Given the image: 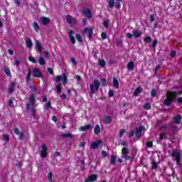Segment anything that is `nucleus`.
Listing matches in <instances>:
<instances>
[{"label": "nucleus", "mask_w": 182, "mask_h": 182, "mask_svg": "<svg viewBox=\"0 0 182 182\" xmlns=\"http://www.w3.org/2000/svg\"><path fill=\"white\" fill-rule=\"evenodd\" d=\"M127 37H128L129 39H132L133 38V34H132L130 33H127Z\"/></svg>", "instance_id": "nucleus-61"}, {"label": "nucleus", "mask_w": 182, "mask_h": 182, "mask_svg": "<svg viewBox=\"0 0 182 182\" xmlns=\"http://www.w3.org/2000/svg\"><path fill=\"white\" fill-rule=\"evenodd\" d=\"M90 127H92V125L90 124H87L86 126H82L80 128V130L81 132H86V130H89L90 129Z\"/></svg>", "instance_id": "nucleus-26"}, {"label": "nucleus", "mask_w": 182, "mask_h": 182, "mask_svg": "<svg viewBox=\"0 0 182 182\" xmlns=\"http://www.w3.org/2000/svg\"><path fill=\"white\" fill-rule=\"evenodd\" d=\"M84 15H85L88 19H90V18H92V11L89 9H85L84 10Z\"/></svg>", "instance_id": "nucleus-21"}, {"label": "nucleus", "mask_w": 182, "mask_h": 182, "mask_svg": "<svg viewBox=\"0 0 182 182\" xmlns=\"http://www.w3.org/2000/svg\"><path fill=\"white\" fill-rule=\"evenodd\" d=\"M112 164H116V156L114 155L111 156V162Z\"/></svg>", "instance_id": "nucleus-39"}, {"label": "nucleus", "mask_w": 182, "mask_h": 182, "mask_svg": "<svg viewBox=\"0 0 182 182\" xmlns=\"http://www.w3.org/2000/svg\"><path fill=\"white\" fill-rule=\"evenodd\" d=\"M53 173L52 172H49L48 174V178L50 182L53 181V178H52Z\"/></svg>", "instance_id": "nucleus-43"}, {"label": "nucleus", "mask_w": 182, "mask_h": 182, "mask_svg": "<svg viewBox=\"0 0 182 182\" xmlns=\"http://www.w3.org/2000/svg\"><path fill=\"white\" fill-rule=\"evenodd\" d=\"M95 90L97 92L100 87V81L97 79L94 80V84H91L90 86V90L91 95H95Z\"/></svg>", "instance_id": "nucleus-3"}, {"label": "nucleus", "mask_w": 182, "mask_h": 182, "mask_svg": "<svg viewBox=\"0 0 182 182\" xmlns=\"http://www.w3.org/2000/svg\"><path fill=\"white\" fill-rule=\"evenodd\" d=\"M57 93H61L62 92V87H60V83H58V85H55Z\"/></svg>", "instance_id": "nucleus-36"}, {"label": "nucleus", "mask_w": 182, "mask_h": 182, "mask_svg": "<svg viewBox=\"0 0 182 182\" xmlns=\"http://www.w3.org/2000/svg\"><path fill=\"white\" fill-rule=\"evenodd\" d=\"M38 63L39 65H41V66H43L46 64V60H45V58H42V55H41L38 58Z\"/></svg>", "instance_id": "nucleus-27"}, {"label": "nucleus", "mask_w": 182, "mask_h": 182, "mask_svg": "<svg viewBox=\"0 0 182 182\" xmlns=\"http://www.w3.org/2000/svg\"><path fill=\"white\" fill-rule=\"evenodd\" d=\"M18 136L19 140H23V138L25 137V134L22 132H21Z\"/></svg>", "instance_id": "nucleus-44"}, {"label": "nucleus", "mask_w": 182, "mask_h": 182, "mask_svg": "<svg viewBox=\"0 0 182 182\" xmlns=\"http://www.w3.org/2000/svg\"><path fill=\"white\" fill-rule=\"evenodd\" d=\"M124 159H126V160H131L132 156H129V155H124Z\"/></svg>", "instance_id": "nucleus-62"}, {"label": "nucleus", "mask_w": 182, "mask_h": 182, "mask_svg": "<svg viewBox=\"0 0 182 182\" xmlns=\"http://www.w3.org/2000/svg\"><path fill=\"white\" fill-rule=\"evenodd\" d=\"M69 23L70 25H76L77 21H76V18H73V16H69Z\"/></svg>", "instance_id": "nucleus-19"}, {"label": "nucleus", "mask_w": 182, "mask_h": 182, "mask_svg": "<svg viewBox=\"0 0 182 182\" xmlns=\"http://www.w3.org/2000/svg\"><path fill=\"white\" fill-rule=\"evenodd\" d=\"M102 139H100L97 141L92 142L90 149H91L92 150H96V149H99V146H100V144H102Z\"/></svg>", "instance_id": "nucleus-9"}, {"label": "nucleus", "mask_w": 182, "mask_h": 182, "mask_svg": "<svg viewBox=\"0 0 182 182\" xmlns=\"http://www.w3.org/2000/svg\"><path fill=\"white\" fill-rule=\"evenodd\" d=\"M85 33H87L90 39H92L93 36V29L92 28H85Z\"/></svg>", "instance_id": "nucleus-18"}, {"label": "nucleus", "mask_w": 182, "mask_h": 182, "mask_svg": "<svg viewBox=\"0 0 182 182\" xmlns=\"http://www.w3.org/2000/svg\"><path fill=\"white\" fill-rule=\"evenodd\" d=\"M171 156L175 157L176 164H180V161H181V154L180 153L173 151L171 154Z\"/></svg>", "instance_id": "nucleus-7"}, {"label": "nucleus", "mask_w": 182, "mask_h": 182, "mask_svg": "<svg viewBox=\"0 0 182 182\" xmlns=\"http://www.w3.org/2000/svg\"><path fill=\"white\" fill-rule=\"evenodd\" d=\"M3 139H4V140H5L6 141H9V135H8V134H4V135H3Z\"/></svg>", "instance_id": "nucleus-49"}, {"label": "nucleus", "mask_w": 182, "mask_h": 182, "mask_svg": "<svg viewBox=\"0 0 182 182\" xmlns=\"http://www.w3.org/2000/svg\"><path fill=\"white\" fill-rule=\"evenodd\" d=\"M144 109H146V110H150V109H151V105L149 102L146 103L144 105Z\"/></svg>", "instance_id": "nucleus-38"}, {"label": "nucleus", "mask_w": 182, "mask_h": 182, "mask_svg": "<svg viewBox=\"0 0 182 182\" xmlns=\"http://www.w3.org/2000/svg\"><path fill=\"white\" fill-rule=\"evenodd\" d=\"M113 86L115 87V89H119V80H117L116 77H113Z\"/></svg>", "instance_id": "nucleus-23"}, {"label": "nucleus", "mask_w": 182, "mask_h": 182, "mask_svg": "<svg viewBox=\"0 0 182 182\" xmlns=\"http://www.w3.org/2000/svg\"><path fill=\"white\" fill-rule=\"evenodd\" d=\"M16 166H17V167H18V168H22V162L18 161L16 163Z\"/></svg>", "instance_id": "nucleus-58"}, {"label": "nucleus", "mask_w": 182, "mask_h": 182, "mask_svg": "<svg viewBox=\"0 0 182 182\" xmlns=\"http://www.w3.org/2000/svg\"><path fill=\"white\" fill-rule=\"evenodd\" d=\"M28 60H30V62H32L33 63H36V59H35V57H33L32 55H30L28 57Z\"/></svg>", "instance_id": "nucleus-40"}, {"label": "nucleus", "mask_w": 182, "mask_h": 182, "mask_svg": "<svg viewBox=\"0 0 182 182\" xmlns=\"http://www.w3.org/2000/svg\"><path fill=\"white\" fill-rule=\"evenodd\" d=\"M33 76L34 77H42V72H41L38 69L34 68L33 70Z\"/></svg>", "instance_id": "nucleus-11"}, {"label": "nucleus", "mask_w": 182, "mask_h": 182, "mask_svg": "<svg viewBox=\"0 0 182 182\" xmlns=\"http://www.w3.org/2000/svg\"><path fill=\"white\" fill-rule=\"evenodd\" d=\"M177 96H178V92L176 91H168L166 92V98L164 101V106L170 107V106H171V103H174V102H176Z\"/></svg>", "instance_id": "nucleus-1"}, {"label": "nucleus", "mask_w": 182, "mask_h": 182, "mask_svg": "<svg viewBox=\"0 0 182 182\" xmlns=\"http://www.w3.org/2000/svg\"><path fill=\"white\" fill-rule=\"evenodd\" d=\"M61 139H68L69 138V133L67 134H62L60 135Z\"/></svg>", "instance_id": "nucleus-47"}, {"label": "nucleus", "mask_w": 182, "mask_h": 182, "mask_svg": "<svg viewBox=\"0 0 182 182\" xmlns=\"http://www.w3.org/2000/svg\"><path fill=\"white\" fill-rule=\"evenodd\" d=\"M150 22H154V16L153 14L150 16Z\"/></svg>", "instance_id": "nucleus-64"}, {"label": "nucleus", "mask_w": 182, "mask_h": 182, "mask_svg": "<svg viewBox=\"0 0 182 182\" xmlns=\"http://www.w3.org/2000/svg\"><path fill=\"white\" fill-rule=\"evenodd\" d=\"M181 119H182V117L180 114L173 117L174 124H180V123H181Z\"/></svg>", "instance_id": "nucleus-12"}, {"label": "nucleus", "mask_w": 182, "mask_h": 182, "mask_svg": "<svg viewBox=\"0 0 182 182\" xmlns=\"http://www.w3.org/2000/svg\"><path fill=\"white\" fill-rule=\"evenodd\" d=\"M70 62L73 65V66H76L77 65V61L73 57L70 58Z\"/></svg>", "instance_id": "nucleus-37"}, {"label": "nucleus", "mask_w": 182, "mask_h": 182, "mask_svg": "<svg viewBox=\"0 0 182 182\" xmlns=\"http://www.w3.org/2000/svg\"><path fill=\"white\" fill-rule=\"evenodd\" d=\"M47 72H48V73H50V75H53V69L48 68L47 69Z\"/></svg>", "instance_id": "nucleus-55"}, {"label": "nucleus", "mask_w": 182, "mask_h": 182, "mask_svg": "<svg viewBox=\"0 0 182 182\" xmlns=\"http://www.w3.org/2000/svg\"><path fill=\"white\" fill-rule=\"evenodd\" d=\"M125 132L124 129H121L119 132V137H123V134H124Z\"/></svg>", "instance_id": "nucleus-53"}, {"label": "nucleus", "mask_w": 182, "mask_h": 182, "mask_svg": "<svg viewBox=\"0 0 182 182\" xmlns=\"http://www.w3.org/2000/svg\"><path fill=\"white\" fill-rule=\"evenodd\" d=\"M33 26L36 32H38L39 31V24H38L37 22L33 23Z\"/></svg>", "instance_id": "nucleus-35"}, {"label": "nucleus", "mask_w": 182, "mask_h": 182, "mask_svg": "<svg viewBox=\"0 0 182 182\" xmlns=\"http://www.w3.org/2000/svg\"><path fill=\"white\" fill-rule=\"evenodd\" d=\"M51 105H52V103L50 102V101H48V102L46 104V109L47 110H49V109L52 107Z\"/></svg>", "instance_id": "nucleus-42"}, {"label": "nucleus", "mask_w": 182, "mask_h": 182, "mask_svg": "<svg viewBox=\"0 0 182 182\" xmlns=\"http://www.w3.org/2000/svg\"><path fill=\"white\" fill-rule=\"evenodd\" d=\"M123 0H109L108 5L110 9H113V8H117V9H120L122 6V2Z\"/></svg>", "instance_id": "nucleus-2"}, {"label": "nucleus", "mask_w": 182, "mask_h": 182, "mask_svg": "<svg viewBox=\"0 0 182 182\" xmlns=\"http://www.w3.org/2000/svg\"><path fill=\"white\" fill-rule=\"evenodd\" d=\"M62 80L63 85L66 86L68 85V75L63 73L62 75H58L55 77V81L59 83Z\"/></svg>", "instance_id": "nucleus-4"}, {"label": "nucleus", "mask_w": 182, "mask_h": 182, "mask_svg": "<svg viewBox=\"0 0 182 182\" xmlns=\"http://www.w3.org/2000/svg\"><path fill=\"white\" fill-rule=\"evenodd\" d=\"M157 167H159L157 162L156 161H152V162H151L152 170H156V168H157Z\"/></svg>", "instance_id": "nucleus-29"}, {"label": "nucleus", "mask_w": 182, "mask_h": 182, "mask_svg": "<svg viewBox=\"0 0 182 182\" xmlns=\"http://www.w3.org/2000/svg\"><path fill=\"white\" fill-rule=\"evenodd\" d=\"M142 33H143L141 32V31L133 30L132 31L133 36L134 38H140Z\"/></svg>", "instance_id": "nucleus-13"}, {"label": "nucleus", "mask_w": 182, "mask_h": 182, "mask_svg": "<svg viewBox=\"0 0 182 182\" xmlns=\"http://www.w3.org/2000/svg\"><path fill=\"white\" fill-rule=\"evenodd\" d=\"M21 132H19V129L18 128H15L14 129V133L15 134L18 135L20 134Z\"/></svg>", "instance_id": "nucleus-59"}, {"label": "nucleus", "mask_w": 182, "mask_h": 182, "mask_svg": "<svg viewBox=\"0 0 182 182\" xmlns=\"http://www.w3.org/2000/svg\"><path fill=\"white\" fill-rule=\"evenodd\" d=\"M134 136V131H131V132L129 133V137L132 138Z\"/></svg>", "instance_id": "nucleus-63"}, {"label": "nucleus", "mask_w": 182, "mask_h": 182, "mask_svg": "<svg viewBox=\"0 0 182 182\" xmlns=\"http://www.w3.org/2000/svg\"><path fill=\"white\" fill-rule=\"evenodd\" d=\"M94 133L96 134V136H99L100 134V126L96 125L94 129Z\"/></svg>", "instance_id": "nucleus-24"}, {"label": "nucleus", "mask_w": 182, "mask_h": 182, "mask_svg": "<svg viewBox=\"0 0 182 182\" xmlns=\"http://www.w3.org/2000/svg\"><path fill=\"white\" fill-rule=\"evenodd\" d=\"M103 25H104L105 28H109V21H105L103 23Z\"/></svg>", "instance_id": "nucleus-56"}, {"label": "nucleus", "mask_w": 182, "mask_h": 182, "mask_svg": "<svg viewBox=\"0 0 182 182\" xmlns=\"http://www.w3.org/2000/svg\"><path fill=\"white\" fill-rule=\"evenodd\" d=\"M144 130V127H140L139 128L136 129V132L135 133L136 137H141V132Z\"/></svg>", "instance_id": "nucleus-14"}, {"label": "nucleus", "mask_w": 182, "mask_h": 182, "mask_svg": "<svg viewBox=\"0 0 182 182\" xmlns=\"http://www.w3.org/2000/svg\"><path fill=\"white\" fill-rule=\"evenodd\" d=\"M170 55H171V58H175L176 53V51H171Z\"/></svg>", "instance_id": "nucleus-60"}, {"label": "nucleus", "mask_w": 182, "mask_h": 182, "mask_svg": "<svg viewBox=\"0 0 182 182\" xmlns=\"http://www.w3.org/2000/svg\"><path fill=\"white\" fill-rule=\"evenodd\" d=\"M9 106L10 107H14V100L13 99H11L9 100Z\"/></svg>", "instance_id": "nucleus-51"}, {"label": "nucleus", "mask_w": 182, "mask_h": 182, "mask_svg": "<svg viewBox=\"0 0 182 182\" xmlns=\"http://www.w3.org/2000/svg\"><path fill=\"white\" fill-rule=\"evenodd\" d=\"M99 64L102 66V68L106 66V61L105 60H100L99 61Z\"/></svg>", "instance_id": "nucleus-46"}, {"label": "nucleus", "mask_w": 182, "mask_h": 182, "mask_svg": "<svg viewBox=\"0 0 182 182\" xmlns=\"http://www.w3.org/2000/svg\"><path fill=\"white\" fill-rule=\"evenodd\" d=\"M26 43L27 48H32V46H33V44H32V41L31 40V38H27L26 40Z\"/></svg>", "instance_id": "nucleus-28"}, {"label": "nucleus", "mask_w": 182, "mask_h": 182, "mask_svg": "<svg viewBox=\"0 0 182 182\" xmlns=\"http://www.w3.org/2000/svg\"><path fill=\"white\" fill-rule=\"evenodd\" d=\"M113 96H114V92H113V90H109V97H113Z\"/></svg>", "instance_id": "nucleus-54"}, {"label": "nucleus", "mask_w": 182, "mask_h": 182, "mask_svg": "<svg viewBox=\"0 0 182 182\" xmlns=\"http://www.w3.org/2000/svg\"><path fill=\"white\" fill-rule=\"evenodd\" d=\"M157 43H159V41H157V39L154 40L152 43V48H156L157 46Z\"/></svg>", "instance_id": "nucleus-48"}, {"label": "nucleus", "mask_w": 182, "mask_h": 182, "mask_svg": "<svg viewBox=\"0 0 182 182\" xmlns=\"http://www.w3.org/2000/svg\"><path fill=\"white\" fill-rule=\"evenodd\" d=\"M102 123L105 124H110L112 123V118L109 116H106L102 119Z\"/></svg>", "instance_id": "nucleus-15"}, {"label": "nucleus", "mask_w": 182, "mask_h": 182, "mask_svg": "<svg viewBox=\"0 0 182 182\" xmlns=\"http://www.w3.org/2000/svg\"><path fill=\"white\" fill-rule=\"evenodd\" d=\"M145 43H150L151 42V36H146L144 39Z\"/></svg>", "instance_id": "nucleus-33"}, {"label": "nucleus", "mask_w": 182, "mask_h": 182, "mask_svg": "<svg viewBox=\"0 0 182 182\" xmlns=\"http://www.w3.org/2000/svg\"><path fill=\"white\" fill-rule=\"evenodd\" d=\"M4 73H6V76H11V70H9V68L4 67Z\"/></svg>", "instance_id": "nucleus-34"}, {"label": "nucleus", "mask_w": 182, "mask_h": 182, "mask_svg": "<svg viewBox=\"0 0 182 182\" xmlns=\"http://www.w3.org/2000/svg\"><path fill=\"white\" fill-rule=\"evenodd\" d=\"M101 85H102V86H106V85H107V80L106 79H102Z\"/></svg>", "instance_id": "nucleus-50"}, {"label": "nucleus", "mask_w": 182, "mask_h": 182, "mask_svg": "<svg viewBox=\"0 0 182 182\" xmlns=\"http://www.w3.org/2000/svg\"><path fill=\"white\" fill-rule=\"evenodd\" d=\"M98 177H99V176H97V174H92L90 176H88L87 178L85 179V182H95V181H97Z\"/></svg>", "instance_id": "nucleus-8"}, {"label": "nucleus", "mask_w": 182, "mask_h": 182, "mask_svg": "<svg viewBox=\"0 0 182 182\" xmlns=\"http://www.w3.org/2000/svg\"><path fill=\"white\" fill-rule=\"evenodd\" d=\"M30 89H31V90L34 92L36 93V92L38 91V90L36 89V87L35 86V85H32L30 86Z\"/></svg>", "instance_id": "nucleus-45"}, {"label": "nucleus", "mask_w": 182, "mask_h": 182, "mask_svg": "<svg viewBox=\"0 0 182 182\" xmlns=\"http://www.w3.org/2000/svg\"><path fill=\"white\" fill-rule=\"evenodd\" d=\"M41 22L42 25L47 26V25H49V23H50V18L48 17H41Z\"/></svg>", "instance_id": "nucleus-10"}, {"label": "nucleus", "mask_w": 182, "mask_h": 182, "mask_svg": "<svg viewBox=\"0 0 182 182\" xmlns=\"http://www.w3.org/2000/svg\"><path fill=\"white\" fill-rule=\"evenodd\" d=\"M101 38L102 39L105 40V39H107V34L106 33H102L101 34Z\"/></svg>", "instance_id": "nucleus-52"}, {"label": "nucleus", "mask_w": 182, "mask_h": 182, "mask_svg": "<svg viewBox=\"0 0 182 182\" xmlns=\"http://www.w3.org/2000/svg\"><path fill=\"white\" fill-rule=\"evenodd\" d=\"M29 102L31 105H32V108H31V113L33 114V119H35V116L36 114V109L33 107V105H35V95L31 94L30 97H29Z\"/></svg>", "instance_id": "nucleus-5"}, {"label": "nucleus", "mask_w": 182, "mask_h": 182, "mask_svg": "<svg viewBox=\"0 0 182 182\" xmlns=\"http://www.w3.org/2000/svg\"><path fill=\"white\" fill-rule=\"evenodd\" d=\"M41 157L43 159L46 158L48 156V147H46V145L45 144H43L41 145V150L40 151Z\"/></svg>", "instance_id": "nucleus-6"}, {"label": "nucleus", "mask_w": 182, "mask_h": 182, "mask_svg": "<svg viewBox=\"0 0 182 182\" xmlns=\"http://www.w3.org/2000/svg\"><path fill=\"white\" fill-rule=\"evenodd\" d=\"M146 146L147 147H153V141H148L146 143Z\"/></svg>", "instance_id": "nucleus-57"}, {"label": "nucleus", "mask_w": 182, "mask_h": 182, "mask_svg": "<svg viewBox=\"0 0 182 182\" xmlns=\"http://www.w3.org/2000/svg\"><path fill=\"white\" fill-rule=\"evenodd\" d=\"M143 92V88L141 87H138L134 92V96H137Z\"/></svg>", "instance_id": "nucleus-22"}, {"label": "nucleus", "mask_w": 182, "mask_h": 182, "mask_svg": "<svg viewBox=\"0 0 182 182\" xmlns=\"http://www.w3.org/2000/svg\"><path fill=\"white\" fill-rule=\"evenodd\" d=\"M73 33V31L70 30L69 31V38L71 43H73V45H75V43H76V39L75 38V36H72Z\"/></svg>", "instance_id": "nucleus-16"}, {"label": "nucleus", "mask_w": 182, "mask_h": 182, "mask_svg": "<svg viewBox=\"0 0 182 182\" xmlns=\"http://www.w3.org/2000/svg\"><path fill=\"white\" fill-rule=\"evenodd\" d=\"M75 38L77 42H80V43H82V42H83V38H82V36H80V34L75 35Z\"/></svg>", "instance_id": "nucleus-31"}, {"label": "nucleus", "mask_w": 182, "mask_h": 182, "mask_svg": "<svg viewBox=\"0 0 182 182\" xmlns=\"http://www.w3.org/2000/svg\"><path fill=\"white\" fill-rule=\"evenodd\" d=\"M31 75H32V70H31V68H29L27 77L26 78V82H29V80H31Z\"/></svg>", "instance_id": "nucleus-32"}, {"label": "nucleus", "mask_w": 182, "mask_h": 182, "mask_svg": "<svg viewBox=\"0 0 182 182\" xmlns=\"http://www.w3.org/2000/svg\"><path fill=\"white\" fill-rule=\"evenodd\" d=\"M128 70H134V63L131 61L127 65Z\"/></svg>", "instance_id": "nucleus-25"}, {"label": "nucleus", "mask_w": 182, "mask_h": 182, "mask_svg": "<svg viewBox=\"0 0 182 182\" xmlns=\"http://www.w3.org/2000/svg\"><path fill=\"white\" fill-rule=\"evenodd\" d=\"M129 149L124 147L122 148V156H127V154H129Z\"/></svg>", "instance_id": "nucleus-30"}, {"label": "nucleus", "mask_w": 182, "mask_h": 182, "mask_svg": "<svg viewBox=\"0 0 182 182\" xmlns=\"http://www.w3.org/2000/svg\"><path fill=\"white\" fill-rule=\"evenodd\" d=\"M156 95H157V91L156 90V89H152L151 96L152 97H156Z\"/></svg>", "instance_id": "nucleus-41"}, {"label": "nucleus", "mask_w": 182, "mask_h": 182, "mask_svg": "<svg viewBox=\"0 0 182 182\" xmlns=\"http://www.w3.org/2000/svg\"><path fill=\"white\" fill-rule=\"evenodd\" d=\"M16 83L15 82H11L9 87L8 89V93H14V90L15 89Z\"/></svg>", "instance_id": "nucleus-17"}, {"label": "nucleus", "mask_w": 182, "mask_h": 182, "mask_svg": "<svg viewBox=\"0 0 182 182\" xmlns=\"http://www.w3.org/2000/svg\"><path fill=\"white\" fill-rule=\"evenodd\" d=\"M36 47L37 48L38 52L42 53V44L41 42H39V41H36Z\"/></svg>", "instance_id": "nucleus-20"}]
</instances>
